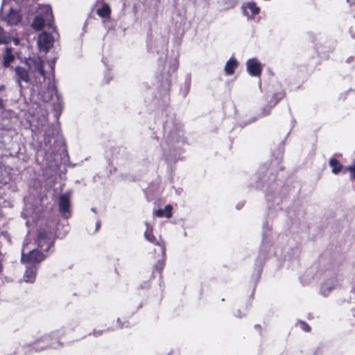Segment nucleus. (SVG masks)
<instances>
[{
	"label": "nucleus",
	"instance_id": "1",
	"mask_svg": "<svg viewBox=\"0 0 355 355\" xmlns=\"http://www.w3.org/2000/svg\"><path fill=\"white\" fill-rule=\"evenodd\" d=\"M26 64L30 71L34 75V80L30 78L28 71L21 67L15 68L16 80L21 87V83L33 85V89L38 92L40 98L44 102H49L55 94V89L52 82L53 73L54 70L53 63H49L51 70V75H46L44 63L41 58L33 56L26 60Z\"/></svg>",
	"mask_w": 355,
	"mask_h": 355
},
{
	"label": "nucleus",
	"instance_id": "2",
	"mask_svg": "<svg viewBox=\"0 0 355 355\" xmlns=\"http://www.w3.org/2000/svg\"><path fill=\"white\" fill-rule=\"evenodd\" d=\"M35 0H3L0 15L10 25H17L21 21V12Z\"/></svg>",
	"mask_w": 355,
	"mask_h": 355
},
{
	"label": "nucleus",
	"instance_id": "3",
	"mask_svg": "<svg viewBox=\"0 0 355 355\" xmlns=\"http://www.w3.org/2000/svg\"><path fill=\"white\" fill-rule=\"evenodd\" d=\"M53 16L51 8L48 5H42L38 7L37 15L33 19L32 27L36 31L41 30L45 25L54 31L53 26Z\"/></svg>",
	"mask_w": 355,
	"mask_h": 355
},
{
	"label": "nucleus",
	"instance_id": "4",
	"mask_svg": "<svg viewBox=\"0 0 355 355\" xmlns=\"http://www.w3.org/2000/svg\"><path fill=\"white\" fill-rule=\"evenodd\" d=\"M63 334L61 330L52 331L50 334L45 335L37 339L33 347L37 351H41L48 347L56 349L62 345L59 338Z\"/></svg>",
	"mask_w": 355,
	"mask_h": 355
},
{
	"label": "nucleus",
	"instance_id": "5",
	"mask_svg": "<svg viewBox=\"0 0 355 355\" xmlns=\"http://www.w3.org/2000/svg\"><path fill=\"white\" fill-rule=\"evenodd\" d=\"M45 256L37 250L28 249V244H24L21 250V261L24 263H37L43 261Z\"/></svg>",
	"mask_w": 355,
	"mask_h": 355
},
{
	"label": "nucleus",
	"instance_id": "6",
	"mask_svg": "<svg viewBox=\"0 0 355 355\" xmlns=\"http://www.w3.org/2000/svg\"><path fill=\"white\" fill-rule=\"evenodd\" d=\"M54 42V37L46 32L41 33L38 36L37 44L40 51L46 53L52 47Z\"/></svg>",
	"mask_w": 355,
	"mask_h": 355
},
{
	"label": "nucleus",
	"instance_id": "7",
	"mask_svg": "<svg viewBox=\"0 0 355 355\" xmlns=\"http://www.w3.org/2000/svg\"><path fill=\"white\" fill-rule=\"evenodd\" d=\"M38 246L41 250L47 252L53 245L51 238L45 231L40 230L37 236Z\"/></svg>",
	"mask_w": 355,
	"mask_h": 355
},
{
	"label": "nucleus",
	"instance_id": "8",
	"mask_svg": "<svg viewBox=\"0 0 355 355\" xmlns=\"http://www.w3.org/2000/svg\"><path fill=\"white\" fill-rule=\"evenodd\" d=\"M247 70L252 76H258L262 71L261 64L255 58L250 59L246 62Z\"/></svg>",
	"mask_w": 355,
	"mask_h": 355
},
{
	"label": "nucleus",
	"instance_id": "9",
	"mask_svg": "<svg viewBox=\"0 0 355 355\" xmlns=\"http://www.w3.org/2000/svg\"><path fill=\"white\" fill-rule=\"evenodd\" d=\"M69 197L67 194L61 195L59 198V208L60 211L65 217H67V214L69 212Z\"/></svg>",
	"mask_w": 355,
	"mask_h": 355
},
{
	"label": "nucleus",
	"instance_id": "10",
	"mask_svg": "<svg viewBox=\"0 0 355 355\" xmlns=\"http://www.w3.org/2000/svg\"><path fill=\"white\" fill-rule=\"evenodd\" d=\"M37 268L35 266L27 267L24 275V281L26 282H33L36 277Z\"/></svg>",
	"mask_w": 355,
	"mask_h": 355
},
{
	"label": "nucleus",
	"instance_id": "11",
	"mask_svg": "<svg viewBox=\"0 0 355 355\" xmlns=\"http://www.w3.org/2000/svg\"><path fill=\"white\" fill-rule=\"evenodd\" d=\"M146 230L144 233V237L145 239L148 241L149 242L154 243L157 245L162 247V245H164L163 244H160L155 237V236L153 234V229L152 227L148 225V223H146Z\"/></svg>",
	"mask_w": 355,
	"mask_h": 355
},
{
	"label": "nucleus",
	"instance_id": "12",
	"mask_svg": "<svg viewBox=\"0 0 355 355\" xmlns=\"http://www.w3.org/2000/svg\"><path fill=\"white\" fill-rule=\"evenodd\" d=\"M238 62L237 60L234 58H231L228 61H227L224 71L227 75H232L234 73L235 69L238 67Z\"/></svg>",
	"mask_w": 355,
	"mask_h": 355
},
{
	"label": "nucleus",
	"instance_id": "13",
	"mask_svg": "<svg viewBox=\"0 0 355 355\" xmlns=\"http://www.w3.org/2000/svg\"><path fill=\"white\" fill-rule=\"evenodd\" d=\"M15 60V56L12 53V49L6 48L3 58V64L5 67H8Z\"/></svg>",
	"mask_w": 355,
	"mask_h": 355
},
{
	"label": "nucleus",
	"instance_id": "14",
	"mask_svg": "<svg viewBox=\"0 0 355 355\" xmlns=\"http://www.w3.org/2000/svg\"><path fill=\"white\" fill-rule=\"evenodd\" d=\"M161 252L162 255V259L158 260L157 263L155 265L154 268L157 271L159 274L161 273L162 270L165 266V254H166V248L164 245H162L161 247Z\"/></svg>",
	"mask_w": 355,
	"mask_h": 355
},
{
	"label": "nucleus",
	"instance_id": "15",
	"mask_svg": "<svg viewBox=\"0 0 355 355\" xmlns=\"http://www.w3.org/2000/svg\"><path fill=\"white\" fill-rule=\"evenodd\" d=\"M171 210L172 207L171 205H167L165 207L164 209H159L155 212V214L157 217H163L166 216V218H169L171 217Z\"/></svg>",
	"mask_w": 355,
	"mask_h": 355
},
{
	"label": "nucleus",
	"instance_id": "16",
	"mask_svg": "<svg viewBox=\"0 0 355 355\" xmlns=\"http://www.w3.org/2000/svg\"><path fill=\"white\" fill-rule=\"evenodd\" d=\"M329 165L332 167V173L334 174H338L343 168V166L336 159H331L329 160Z\"/></svg>",
	"mask_w": 355,
	"mask_h": 355
},
{
	"label": "nucleus",
	"instance_id": "17",
	"mask_svg": "<svg viewBox=\"0 0 355 355\" xmlns=\"http://www.w3.org/2000/svg\"><path fill=\"white\" fill-rule=\"evenodd\" d=\"M110 12V8L107 4H104L101 8L97 10V14L101 17H109Z\"/></svg>",
	"mask_w": 355,
	"mask_h": 355
},
{
	"label": "nucleus",
	"instance_id": "18",
	"mask_svg": "<svg viewBox=\"0 0 355 355\" xmlns=\"http://www.w3.org/2000/svg\"><path fill=\"white\" fill-rule=\"evenodd\" d=\"M247 8L251 11L252 15L254 16L259 12V8L257 6L254 2H250L247 4Z\"/></svg>",
	"mask_w": 355,
	"mask_h": 355
},
{
	"label": "nucleus",
	"instance_id": "19",
	"mask_svg": "<svg viewBox=\"0 0 355 355\" xmlns=\"http://www.w3.org/2000/svg\"><path fill=\"white\" fill-rule=\"evenodd\" d=\"M10 37L6 35L5 31L0 27V43L6 44L9 42Z\"/></svg>",
	"mask_w": 355,
	"mask_h": 355
},
{
	"label": "nucleus",
	"instance_id": "20",
	"mask_svg": "<svg viewBox=\"0 0 355 355\" xmlns=\"http://www.w3.org/2000/svg\"><path fill=\"white\" fill-rule=\"evenodd\" d=\"M237 3L236 0H228L227 2H225V6H224V9H229L234 8Z\"/></svg>",
	"mask_w": 355,
	"mask_h": 355
},
{
	"label": "nucleus",
	"instance_id": "21",
	"mask_svg": "<svg viewBox=\"0 0 355 355\" xmlns=\"http://www.w3.org/2000/svg\"><path fill=\"white\" fill-rule=\"evenodd\" d=\"M299 325L300 327L306 332H309L311 331V327H309V325L304 321H300Z\"/></svg>",
	"mask_w": 355,
	"mask_h": 355
},
{
	"label": "nucleus",
	"instance_id": "22",
	"mask_svg": "<svg viewBox=\"0 0 355 355\" xmlns=\"http://www.w3.org/2000/svg\"><path fill=\"white\" fill-rule=\"evenodd\" d=\"M347 169L351 173L352 178L355 180V159L352 165L347 166Z\"/></svg>",
	"mask_w": 355,
	"mask_h": 355
},
{
	"label": "nucleus",
	"instance_id": "23",
	"mask_svg": "<svg viewBox=\"0 0 355 355\" xmlns=\"http://www.w3.org/2000/svg\"><path fill=\"white\" fill-rule=\"evenodd\" d=\"M331 290H320V295L322 297H327L330 293Z\"/></svg>",
	"mask_w": 355,
	"mask_h": 355
},
{
	"label": "nucleus",
	"instance_id": "24",
	"mask_svg": "<svg viewBox=\"0 0 355 355\" xmlns=\"http://www.w3.org/2000/svg\"><path fill=\"white\" fill-rule=\"evenodd\" d=\"M234 315L239 318H241L245 315V313H243L240 309H238L234 313Z\"/></svg>",
	"mask_w": 355,
	"mask_h": 355
},
{
	"label": "nucleus",
	"instance_id": "25",
	"mask_svg": "<svg viewBox=\"0 0 355 355\" xmlns=\"http://www.w3.org/2000/svg\"><path fill=\"white\" fill-rule=\"evenodd\" d=\"M103 330H96L94 329L92 332V335L94 336L95 337H98V336H100L103 334Z\"/></svg>",
	"mask_w": 355,
	"mask_h": 355
},
{
	"label": "nucleus",
	"instance_id": "26",
	"mask_svg": "<svg viewBox=\"0 0 355 355\" xmlns=\"http://www.w3.org/2000/svg\"><path fill=\"white\" fill-rule=\"evenodd\" d=\"M116 322H117V324H118V325L119 326L120 328H123V324L121 322V321L119 318H117Z\"/></svg>",
	"mask_w": 355,
	"mask_h": 355
},
{
	"label": "nucleus",
	"instance_id": "27",
	"mask_svg": "<svg viewBox=\"0 0 355 355\" xmlns=\"http://www.w3.org/2000/svg\"><path fill=\"white\" fill-rule=\"evenodd\" d=\"M50 133L47 131L45 132V139H47L48 138V142L50 143L51 142V140H50Z\"/></svg>",
	"mask_w": 355,
	"mask_h": 355
},
{
	"label": "nucleus",
	"instance_id": "28",
	"mask_svg": "<svg viewBox=\"0 0 355 355\" xmlns=\"http://www.w3.org/2000/svg\"><path fill=\"white\" fill-rule=\"evenodd\" d=\"M3 107H4L3 100L0 98V110L3 109Z\"/></svg>",
	"mask_w": 355,
	"mask_h": 355
},
{
	"label": "nucleus",
	"instance_id": "29",
	"mask_svg": "<svg viewBox=\"0 0 355 355\" xmlns=\"http://www.w3.org/2000/svg\"><path fill=\"white\" fill-rule=\"evenodd\" d=\"M341 172H343V173H346L347 172H349V171L347 169V166H343V168L342 169Z\"/></svg>",
	"mask_w": 355,
	"mask_h": 355
},
{
	"label": "nucleus",
	"instance_id": "30",
	"mask_svg": "<svg viewBox=\"0 0 355 355\" xmlns=\"http://www.w3.org/2000/svg\"><path fill=\"white\" fill-rule=\"evenodd\" d=\"M100 226H101V222L97 221L96 223V231H97L99 229Z\"/></svg>",
	"mask_w": 355,
	"mask_h": 355
},
{
	"label": "nucleus",
	"instance_id": "31",
	"mask_svg": "<svg viewBox=\"0 0 355 355\" xmlns=\"http://www.w3.org/2000/svg\"><path fill=\"white\" fill-rule=\"evenodd\" d=\"M177 68H178V63L176 61H175L173 71L175 70Z\"/></svg>",
	"mask_w": 355,
	"mask_h": 355
},
{
	"label": "nucleus",
	"instance_id": "32",
	"mask_svg": "<svg viewBox=\"0 0 355 355\" xmlns=\"http://www.w3.org/2000/svg\"><path fill=\"white\" fill-rule=\"evenodd\" d=\"M18 43V40H15V44Z\"/></svg>",
	"mask_w": 355,
	"mask_h": 355
},
{
	"label": "nucleus",
	"instance_id": "33",
	"mask_svg": "<svg viewBox=\"0 0 355 355\" xmlns=\"http://www.w3.org/2000/svg\"><path fill=\"white\" fill-rule=\"evenodd\" d=\"M255 327L258 328V327H260V326L259 325H255Z\"/></svg>",
	"mask_w": 355,
	"mask_h": 355
},
{
	"label": "nucleus",
	"instance_id": "34",
	"mask_svg": "<svg viewBox=\"0 0 355 355\" xmlns=\"http://www.w3.org/2000/svg\"><path fill=\"white\" fill-rule=\"evenodd\" d=\"M255 327L258 328V327H260V326L259 325H255Z\"/></svg>",
	"mask_w": 355,
	"mask_h": 355
}]
</instances>
